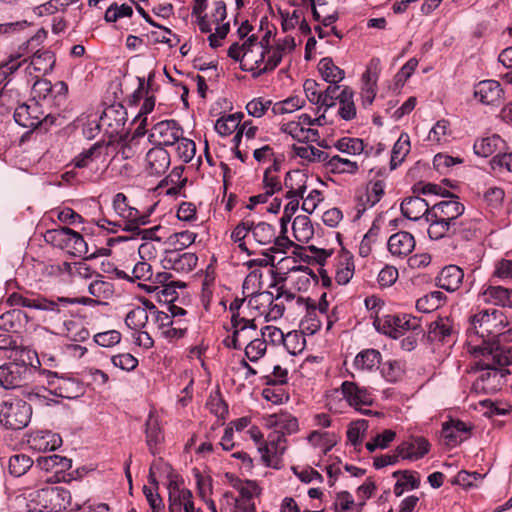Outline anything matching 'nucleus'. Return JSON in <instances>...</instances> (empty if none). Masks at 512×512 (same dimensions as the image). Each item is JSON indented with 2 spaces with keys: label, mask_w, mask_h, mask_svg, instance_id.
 Segmentation results:
<instances>
[{
  "label": "nucleus",
  "mask_w": 512,
  "mask_h": 512,
  "mask_svg": "<svg viewBox=\"0 0 512 512\" xmlns=\"http://www.w3.org/2000/svg\"><path fill=\"white\" fill-rule=\"evenodd\" d=\"M508 325V320L503 311L496 308L482 309V329L486 336L482 334V382L497 378V384L489 388L482 385V392L488 393L496 390L502 385L501 379L509 374V370H502L499 367L512 364V347L503 346L498 338L504 334V328Z\"/></svg>",
  "instance_id": "obj_1"
},
{
  "label": "nucleus",
  "mask_w": 512,
  "mask_h": 512,
  "mask_svg": "<svg viewBox=\"0 0 512 512\" xmlns=\"http://www.w3.org/2000/svg\"><path fill=\"white\" fill-rule=\"evenodd\" d=\"M31 502L48 512L74 511L80 508L79 503L72 502L70 491L61 486H46L37 490L31 494Z\"/></svg>",
  "instance_id": "obj_2"
},
{
  "label": "nucleus",
  "mask_w": 512,
  "mask_h": 512,
  "mask_svg": "<svg viewBox=\"0 0 512 512\" xmlns=\"http://www.w3.org/2000/svg\"><path fill=\"white\" fill-rule=\"evenodd\" d=\"M39 374L49 392L57 397L74 399L82 394L81 383L67 374H60L49 369H40Z\"/></svg>",
  "instance_id": "obj_3"
},
{
  "label": "nucleus",
  "mask_w": 512,
  "mask_h": 512,
  "mask_svg": "<svg viewBox=\"0 0 512 512\" xmlns=\"http://www.w3.org/2000/svg\"><path fill=\"white\" fill-rule=\"evenodd\" d=\"M377 329L383 334L397 339L407 332L423 333L420 319L410 314H389L376 320Z\"/></svg>",
  "instance_id": "obj_4"
},
{
  "label": "nucleus",
  "mask_w": 512,
  "mask_h": 512,
  "mask_svg": "<svg viewBox=\"0 0 512 512\" xmlns=\"http://www.w3.org/2000/svg\"><path fill=\"white\" fill-rule=\"evenodd\" d=\"M31 406L22 399L4 401L0 408V424L6 429L21 430L30 422Z\"/></svg>",
  "instance_id": "obj_5"
},
{
  "label": "nucleus",
  "mask_w": 512,
  "mask_h": 512,
  "mask_svg": "<svg viewBox=\"0 0 512 512\" xmlns=\"http://www.w3.org/2000/svg\"><path fill=\"white\" fill-rule=\"evenodd\" d=\"M36 41L34 37L30 38L26 42L25 48L20 47V50H23L22 53H18L17 55H21L20 60L23 63H26L29 60V64L26 67V71L28 74L32 75L33 72L38 74L45 75L52 71L56 59L53 52L47 49H38L33 50L30 49V46Z\"/></svg>",
  "instance_id": "obj_6"
},
{
  "label": "nucleus",
  "mask_w": 512,
  "mask_h": 512,
  "mask_svg": "<svg viewBox=\"0 0 512 512\" xmlns=\"http://www.w3.org/2000/svg\"><path fill=\"white\" fill-rule=\"evenodd\" d=\"M14 119L18 125L24 128L35 129L44 125L47 129L48 126L54 124L56 117L52 114H44L39 102L33 100L30 103L18 105L14 110Z\"/></svg>",
  "instance_id": "obj_7"
},
{
  "label": "nucleus",
  "mask_w": 512,
  "mask_h": 512,
  "mask_svg": "<svg viewBox=\"0 0 512 512\" xmlns=\"http://www.w3.org/2000/svg\"><path fill=\"white\" fill-rule=\"evenodd\" d=\"M251 234L257 244L272 245L268 250L273 253L285 252L293 244L286 235L277 236L276 228L267 222H251Z\"/></svg>",
  "instance_id": "obj_8"
},
{
  "label": "nucleus",
  "mask_w": 512,
  "mask_h": 512,
  "mask_svg": "<svg viewBox=\"0 0 512 512\" xmlns=\"http://www.w3.org/2000/svg\"><path fill=\"white\" fill-rule=\"evenodd\" d=\"M261 459L266 467L281 468V458L286 450V438L281 431H273L268 435L263 446H259Z\"/></svg>",
  "instance_id": "obj_9"
},
{
  "label": "nucleus",
  "mask_w": 512,
  "mask_h": 512,
  "mask_svg": "<svg viewBox=\"0 0 512 512\" xmlns=\"http://www.w3.org/2000/svg\"><path fill=\"white\" fill-rule=\"evenodd\" d=\"M127 121V111L121 104H114L106 107L100 116L96 129L103 128L105 133L113 138L119 135Z\"/></svg>",
  "instance_id": "obj_10"
},
{
  "label": "nucleus",
  "mask_w": 512,
  "mask_h": 512,
  "mask_svg": "<svg viewBox=\"0 0 512 512\" xmlns=\"http://www.w3.org/2000/svg\"><path fill=\"white\" fill-rule=\"evenodd\" d=\"M208 20L210 21V27L212 24H216L215 32L208 36L209 45L211 48H218L221 46V40L225 39L230 31L229 22L222 23L227 17L226 3L223 0L214 2L212 11L207 14Z\"/></svg>",
  "instance_id": "obj_11"
},
{
  "label": "nucleus",
  "mask_w": 512,
  "mask_h": 512,
  "mask_svg": "<svg viewBox=\"0 0 512 512\" xmlns=\"http://www.w3.org/2000/svg\"><path fill=\"white\" fill-rule=\"evenodd\" d=\"M168 510L169 512H189L192 509L193 495L189 489L183 487V481L171 479L168 483Z\"/></svg>",
  "instance_id": "obj_12"
},
{
  "label": "nucleus",
  "mask_w": 512,
  "mask_h": 512,
  "mask_svg": "<svg viewBox=\"0 0 512 512\" xmlns=\"http://www.w3.org/2000/svg\"><path fill=\"white\" fill-rule=\"evenodd\" d=\"M444 192L445 195L450 196L451 199L443 200L434 204L430 208L428 215H432V217L438 220L450 222V224L455 226L456 219L464 213L465 207L457 200V196L447 190H444ZM442 195L444 196V193H442Z\"/></svg>",
  "instance_id": "obj_13"
},
{
  "label": "nucleus",
  "mask_w": 512,
  "mask_h": 512,
  "mask_svg": "<svg viewBox=\"0 0 512 512\" xmlns=\"http://www.w3.org/2000/svg\"><path fill=\"white\" fill-rule=\"evenodd\" d=\"M183 129L175 120H164L155 124L149 134L152 142L158 146H172L183 134Z\"/></svg>",
  "instance_id": "obj_14"
},
{
  "label": "nucleus",
  "mask_w": 512,
  "mask_h": 512,
  "mask_svg": "<svg viewBox=\"0 0 512 512\" xmlns=\"http://www.w3.org/2000/svg\"><path fill=\"white\" fill-rule=\"evenodd\" d=\"M78 303L77 298L57 297L54 299L43 298L41 309L49 313L48 321L56 329V325L62 323L72 312L70 306Z\"/></svg>",
  "instance_id": "obj_15"
},
{
  "label": "nucleus",
  "mask_w": 512,
  "mask_h": 512,
  "mask_svg": "<svg viewBox=\"0 0 512 512\" xmlns=\"http://www.w3.org/2000/svg\"><path fill=\"white\" fill-rule=\"evenodd\" d=\"M170 162L169 153L164 148L156 146L147 152L144 170L149 176L159 177L166 173Z\"/></svg>",
  "instance_id": "obj_16"
},
{
  "label": "nucleus",
  "mask_w": 512,
  "mask_h": 512,
  "mask_svg": "<svg viewBox=\"0 0 512 512\" xmlns=\"http://www.w3.org/2000/svg\"><path fill=\"white\" fill-rule=\"evenodd\" d=\"M198 257L194 253H180L178 250L167 251L162 260L164 269H172L180 273H189L197 265Z\"/></svg>",
  "instance_id": "obj_17"
},
{
  "label": "nucleus",
  "mask_w": 512,
  "mask_h": 512,
  "mask_svg": "<svg viewBox=\"0 0 512 512\" xmlns=\"http://www.w3.org/2000/svg\"><path fill=\"white\" fill-rule=\"evenodd\" d=\"M56 330L58 334L74 342L85 341L90 336L89 330L84 327L82 320L72 312L63 319L62 323L56 325Z\"/></svg>",
  "instance_id": "obj_18"
},
{
  "label": "nucleus",
  "mask_w": 512,
  "mask_h": 512,
  "mask_svg": "<svg viewBox=\"0 0 512 512\" xmlns=\"http://www.w3.org/2000/svg\"><path fill=\"white\" fill-rule=\"evenodd\" d=\"M29 447L38 452L53 451L62 445L59 434L48 430L32 432L27 439Z\"/></svg>",
  "instance_id": "obj_19"
},
{
  "label": "nucleus",
  "mask_w": 512,
  "mask_h": 512,
  "mask_svg": "<svg viewBox=\"0 0 512 512\" xmlns=\"http://www.w3.org/2000/svg\"><path fill=\"white\" fill-rule=\"evenodd\" d=\"M341 392L343 398L352 407L358 408L363 405L370 406L373 403L371 392L355 382L344 381L341 385Z\"/></svg>",
  "instance_id": "obj_20"
},
{
  "label": "nucleus",
  "mask_w": 512,
  "mask_h": 512,
  "mask_svg": "<svg viewBox=\"0 0 512 512\" xmlns=\"http://www.w3.org/2000/svg\"><path fill=\"white\" fill-rule=\"evenodd\" d=\"M98 279L92 281L88 287V291L95 299L82 297L77 298L80 304H100L105 300L112 298L114 294V285L112 282L104 280L103 276L97 274Z\"/></svg>",
  "instance_id": "obj_21"
},
{
  "label": "nucleus",
  "mask_w": 512,
  "mask_h": 512,
  "mask_svg": "<svg viewBox=\"0 0 512 512\" xmlns=\"http://www.w3.org/2000/svg\"><path fill=\"white\" fill-rule=\"evenodd\" d=\"M114 147L113 141H97L89 149L82 151L73 159L76 168L89 167L93 162L99 160L102 156L108 155L110 149Z\"/></svg>",
  "instance_id": "obj_22"
},
{
  "label": "nucleus",
  "mask_w": 512,
  "mask_h": 512,
  "mask_svg": "<svg viewBox=\"0 0 512 512\" xmlns=\"http://www.w3.org/2000/svg\"><path fill=\"white\" fill-rule=\"evenodd\" d=\"M430 449V444L424 437H412L399 444L395 450L402 459L418 460L424 457Z\"/></svg>",
  "instance_id": "obj_23"
},
{
  "label": "nucleus",
  "mask_w": 512,
  "mask_h": 512,
  "mask_svg": "<svg viewBox=\"0 0 512 512\" xmlns=\"http://www.w3.org/2000/svg\"><path fill=\"white\" fill-rule=\"evenodd\" d=\"M28 375L29 373L25 371V368L5 363L0 366V386L4 389L21 387L27 380Z\"/></svg>",
  "instance_id": "obj_24"
},
{
  "label": "nucleus",
  "mask_w": 512,
  "mask_h": 512,
  "mask_svg": "<svg viewBox=\"0 0 512 512\" xmlns=\"http://www.w3.org/2000/svg\"><path fill=\"white\" fill-rule=\"evenodd\" d=\"M245 57L242 59L241 70L251 72L254 78L259 77L261 74H256L261 70L265 60V48L257 40L247 47Z\"/></svg>",
  "instance_id": "obj_25"
},
{
  "label": "nucleus",
  "mask_w": 512,
  "mask_h": 512,
  "mask_svg": "<svg viewBox=\"0 0 512 512\" xmlns=\"http://www.w3.org/2000/svg\"><path fill=\"white\" fill-rule=\"evenodd\" d=\"M414 236L406 231H399L388 239V250L393 256L406 257L415 248Z\"/></svg>",
  "instance_id": "obj_26"
},
{
  "label": "nucleus",
  "mask_w": 512,
  "mask_h": 512,
  "mask_svg": "<svg viewBox=\"0 0 512 512\" xmlns=\"http://www.w3.org/2000/svg\"><path fill=\"white\" fill-rule=\"evenodd\" d=\"M470 428L460 420H450L443 424L441 438L444 444L454 447L466 439Z\"/></svg>",
  "instance_id": "obj_27"
},
{
  "label": "nucleus",
  "mask_w": 512,
  "mask_h": 512,
  "mask_svg": "<svg viewBox=\"0 0 512 512\" xmlns=\"http://www.w3.org/2000/svg\"><path fill=\"white\" fill-rule=\"evenodd\" d=\"M308 176L301 170H292L286 173L284 186L287 189V199L303 198L307 189Z\"/></svg>",
  "instance_id": "obj_28"
},
{
  "label": "nucleus",
  "mask_w": 512,
  "mask_h": 512,
  "mask_svg": "<svg viewBox=\"0 0 512 512\" xmlns=\"http://www.w3.org/2000/svg\"><path fill=\"white\" fill-rule=\"evenodd\" d=\"M505 191L501 187H490L482 197L484 204L485 217L493 218L500 215L503 211Z\"/></svg>",
  "instance_id": "obj_29"
},
{
  "label": "nucleus",
  "mask_w": 512,
  "mask_h": 512,
  "mask_svg": "<svg viewBox=\"0 0 512 512\" xmlns=\"http://www.w3.org/2000/svg\"><path fill=\"white\" fill-rule=\"evenodd\" d=\"M400 208L403 216L410 220L417 221L422 217H425L426 220L431 207H429L425 199L419 196H410L402 201Z\"/></svg>",
  "instance_id": "obj_30"
},
{
  "label": "nucleus",
  "mask_w": 512,
  "mask_h": 512,
  "mask_svg": "<svg viewBox=\"0 0 512 512\" xmlns=\"http://www.w3.org/2000/svg\"><path fill=\"white\" fill-rule=\"evenodd\" d=\"M379 63L380 60L378 58L372 59L366 72L362 76L363 87L361 98L364 105H371L375 99L378 76L376 71H372V68L374 67L376 69Z\"/></svg>",
  "instance_id": "obj_31"
},
{
  "label": "nucleus",
  "mask_w": 512,
  "mask_h": 512,
  "mask_svg": "<svg viewBox=\"0 0 512 512\" xmlns=\"http://www.w3.org/2000/svg\"><path fill=\"white\" fill-rule=\"evenodd\" d=\"M485 170L493 176L512 173V150L507 145L499 154L487 161Z\"/></svg>",
  "instance_id": "obj_32"
},
{
  "label": "nucleus",
  "mask_w": 512,
  "mask_h": 512,
  "mask_svg": "<svg viewBox=\"0 0 512 512\" xmlns=\"http://www.w3.org/2000/svg\"><path fill=\"white\" fill-rule=\"evenodd\" d=\"M463 276L462 269L456 265H449L442 269L437 278V283L440 288L453 292L459 288Z\"/></svg>",
  "instance_id": "obj_33"
},
{
  "label": "nucleus",
  "mask_w": 512,
  "mask_h": 512,
  "mask_svg": "<svg viewBox=\"0 0 512 512\" xmlns=\"http://www.w3.org/2000/svg\"><path fill=\"white\" fill-rule=\"evenodd\" d=\"M281 131L289 134L293 139L299 142H315L319 138V133L316 129L305 128L301 122L290 121L281 126Z\"/></svg>",
  "instance_id": "obj_34"
},
{
  "label": "nucleus",
  "mask_w": 512,
  "mask_h": 512,
  "mask_svg": "<svg viewBox=\"0 0 512 512\" xmlns=\"http://www.w3.org/2000/svg\"><path fill=\"white\" fill-rule=\"evenodd\" d=\"M6 357L10 360L9 364L25 368V371L30 373V368L33 366L34 360L37 359V353L27 347L16 345L9 354H6Z\"/></svg>",
  "instance_id": "obj_35"
},
{
  "label": "nucleus",
  "mask_w": 512,
  "mask_h": 512,
  "mask_svg": "<svg viewBox=\"0 0 512 512\" xmlns=\"http://www.w3.org/2000/svg\"><path fill=\"white\" fill-rule=\"evenodd\" d=\"M482 296L486 303L512 308V289L502 286H489L482 292Z\"/></svg>",
  "instance_id": "obj_36"
},
{
  "label": "nucleus",
  "mask_w": 512,
  "mask_h": 512,
  "mask_svg": "<svg viewBox=\"0 0 512 512\" xmlns=\"http://www.w3.org/2000/svg\"><path fill=\"white\" fill-rule=\"evenodd\" d=\"M381 353L376 349H365L359 352L353 362L355 369L359 371H373L379 368Z\"/></svg>",
  "instance_id": "obj_37"
},
{
  "label": "nucleus",
  "mask_w": 512,
  "mask_h": 512,
  "mask_svg": "<svg viewBox=\"0 0 512 512\" xmlns=\"http://www.w3.org/2000/svg\"><path fill=\"white\" fill-rule=\"evenodd\" d=\"M504 101V90L496 80H482V104L499 106Z\"/></svg>",
  "instance_id": "obj_38"
},
{
  "label": "nucleus",
  "mask_w": 512,
  "mask_h": 512,
  "mask_svg": "<svg viewBox=\"0 0 512 512\" xmlns=\"http://www.w3.org/2000/svg\"><path fill=\"white\" fill-rule=\"evenodd\" d=\"M65 250H67L71 255L79 257L83 256L85 259H93L97 257L96 252H89L88 244L84 240L83 236L72 229L70 230Z\"/></svg>",
  "instance_id": "obj_39"
},
{
  "label": "nucleus",
  "mask_w": 512,
  "mask_h": 512,
  "mask_svg": "<svg viewBox=\"0 0 512 512\" xmlns=\"http://www.w3.org/2000/svg\"><path fill=\"white\" fill-rule=\"evenodd\" d=\"M393 477L398 478L394 485V494L397 497H400L405 490L417 489L420 485V477L417 472L399 470L393 473Z\"/></svg>",
  "instance_id": "obj_40"
},
{
  "label": "nucleus",
  "mask_w": 512,
  "mask_h": 512,
  "mask_svg": "<svg viewBox=\"0 0 512 512\" xmlns=\"http://www.w3.org/2000/svg\"><path fill=\"white\" fill-rule=\"evenodd\" d=\"M326 169L331 173L338 174H356L359 170V165L356 161L340 157L339 155H331L329 153L326 161Z\"/></svg>",
  "instance_id": "obj_41"
},
{
  "label": "nucleus",
  "mask_w": 512,
  "mask_h": 512,
  "mask_svg": "<svg viewBox=\"0 0 512 512\" xmlns=\"http://www.w3.org/2000/svg\"><path fill=\"white\" fill-rule=\"evenodd\" d=\"M453 326L449 318H439L432 322L428 330V339L432 342H447V338L451 336Z\"/></svg>",
  "instance_id": "obj_42"
},
{
  "label": "nucleus",
  "mask_w": 512,
  "mask_h": 512,
  "mask_svg": "<svg viewBox=\"0 0 512 512\" xmlns=\"http://www.w3.org/2000/svg\"><path fill=\"white\" fill-rule=\"evenodd\" d=\"M318 70L324 81L337 84L344 79L345 72L336 66L330 57L322 58L318 64Z\"/></svg>",
  "instance_id": "obj_43"
},
{
  "label": "nucleus",
  "mask_w": 512,
  "mask_h": 512,
  "mask_svg": "<svg viewBox=\"0 0 512 512\" xmlns=\"http://www.w3.org/2000/svg\"><path fill=\"white\" fill-rule=\"evenodd\" d=\"M146 426V443L151 454H156V446L163 440V433L159 425L158 419L150 414L145 423Z\"/></svg>",
  "instance_id": "obj_44"
},
{
  "label": "nucleus",
  "mask_w": 512,
  "mask_h": 512,
  "mask_svg": "<svg viewBox=\"0 0 512 512\" xmlns=\"http://www.w3.org/2000/svg\"><path fill=\"white\" fill-rule=\"evenodd\" d=\"M340 96V107H339V115L343 120L349 121L355 118L356 116V107L353 101L354 92L353 90L345 86L339 93Z\"/></svg>",
  "instance_id": "obj_45"
},
{
  "label": "nucleus",
  "mask_w": 512,
  "mask_h": 512,
  "mask_svg": "<svg viewBox=\"0 0 512 512\" xmlns=\"http://www.w3.org/2000/svg\"><path fill=\"white\" fill-rule=\"evenodd\" d=\"M310 3L313 18L320 21L324 26L328 27L338 20L337 11L330 13L325 0H310Z\"/></svg>",
  "instance_id": "obj_46"
},
{
  "label": "nucleus",
  "mask_w": 512,
  "mask_h": 512,
  "mask_svg": "<svg viewBox=\"0 0 512 512\" xmlns=\"http://www.w3.org/2000/svg\"><path fill=\"white\" fill-rule=\"evenodd\" d=\"M410 151V139L408 134L403 133L396 141L392 148L390 168L391 170L396 169L405 159Z\"/></svg>",
  "instance_id": "obj_47"
},
{
  "label": "nucleus",
  "mask_w": 512,
  "mask_h": 512,
  "mask_svg": "<svg viewBox=\"0 0 512 512\" xmlns=\"http://www.w3.org/2000/svg\"><path fill=\"white\" fill-rule=\"evenodd\" d=\"M354 261L352 256L342 255L338 261L335 273V280L340 285L347 284L354 275Z\"/></svg>",
  "instance_id": "obj_48"
},
{
  "label": "nucleus",
  "mask_w": 512,
  "mask_h": 512,
  "mask_svg": "<svg viewBox=\"0 0 512 512\" xmlns=\"http://www.w3.org/2000/svg\"><path fill=\"white\" fill-rule=\"evenodd\" d=\"M242 118L241 112L221 117L215 123V130L221 136H228L240 128Z\"/></svg>",
  "instance_id": "obj_49"
},
{
  "label": "nucleus",
  "mask_w": 512,
  "mask_h": 512,
  "mask_svg": "<svg viewBox=\"0 0 512 512\" xmlns=\"http://www.w3.org/2000/svg\"><path fill=\"white\" fill-rule=\"evenodd\" d=\"M295 238L300 242L308 241L314 234L311 220L308 216H297L292 224Z\"/></svg>",
  "instance_id": "obj_50"
},
{
  "label": "nucleus",
  "mask_w": 512,
  "mask_h": 512,
  "mask_svg": "<svg viewBox=\"0 0 512 512\" xmlns=\"http://www.w3.org/2000/svg\"><path fill=\"white\" fill-rule=\"evenodd\" d=\"M37 464L42 469H45L47 471L57 468L56 473L68 470L72 467L71 459H68L66 457L59 456L56 454L50 455V456L39 457L37 459Z\"/></svg>",
  "instance_id": "obj_51"
},
{
  "label": "nucleus",
  "mask_w": 512,
  "mask_h": 512,
  "mask_svg": "<svg viewBox=\"0 0 512 512\" xmlns=\"http://www.w3.org/2000/svg\"><path fill=\"white\" fill-rule=\"evenodd\" d=\"M426 222L429 223L428 227V235L433 240H439L446 235L453 229V233H455V226L450 224V222H446L443 220H438L432 215L427 214Z\"/></svg>",
  "instance_id": "obj_52"
},
{
  "label": "nucleus",
  "mask_w": 512,
  "mask_h": 512,
  "mask_svg": "<svg viewBox=\"0 0 512 512\" xmlns=\"http://www.w3.org/2000/svg\"><path fill=\"white\" fill-rule=\"evenodd\" d=\"M507 142L498 134L482 138V158H492L507 146Z\"/></svg>",
  "instance_id": "obj_53"
},
{
  "label": "nucleus",
  "mask_w": 512,
  "mask_h": 512,
  "mask_svg": "<svg viewBox=\"0 0 512 512\" xmlns=\"http://www.w3.org/2000/svg\"><path fill=\"white\" fill-rule=\"evenodd\" d=\"M511 411L512 406L506 402L492 401L491 399L482 400V415L487 418L508 415Z\"/></svg>",
  "instance_id": "obj_54"
},
{
  "label": "nucleus",
  "mask_w": 512,
  "mask_h": 512,
  "mask_svg": "<svg viewBox=\"0 0 512 512\" xmlns=\"http://www.w3.org/2000/svg\"><path fill=\"white\" fill-rule=\"evenodd\" d=\"M149 319V313L147 309L143 307H135L133 308L125 318V324L127 327L134 331L141 330L145 327Z\"/></svg>",
  "instance_id": "obj_55"
},
{
  "label": "nucleus",
  "mask_w": 512,
  "mask_h": 512,
  "mask_svg": "<svg viewBox=\"0 0 512 512\" xmlns=\"http://www.w3.org/2000/svg\"><path fill=\"white\" fill-rule=\"evenodd\" d=\"M33 465V460L24 454H16L10 457L8 469L15 477L24 475Z\"/></svg>",
  "instance_id": "obj_56"
},
{
  "label": "nucleus",
  "mask_w": 512,
  "mask_h": 512,
  "mask_svg": "<svg viewBox=\"0 0 512 512\" xmlns=\"http://www.w3.org/2000/svg\"><path fill=\"white\" fill-rule=\"evenodd\" d=\"M251 233V222L241 221L231 232V240L238 245V248L245 252L247 255H251L252 252L248 249L245 238Z\"/></svg>",
  "instance_id": "obj_57"
},
{
  "label": "nucleus",
  "mask_w": 512,
  "mask_h": 512,
  "mask_svg": "<svg viewBox=\"0 0 512 512\" xmlns=\"http://www.w3.org/2000/svg\"><path fill=\"white\" fill-rule=\"evenodd\" d=\"M265 48V60L261 70H258L256 74H265L273 71L282 61L283 54L279 48L273 46H266Z\"/></svg>",
  "instance_id": "obj_58"
},
{
  "label": "nucleus",
  "mask_w": 512,
  "mask_h": 512,
  "mask_svg": "<svg viewBox=\"0 0 512 512\" xmlns=\"http://www.w3.org/2000/svg\"><path fill=\"white\" fill-rule=\"evenodd\" d=\"M294 151L297 156L300 158L309 160V161H317L319 163L326 164L329 153L320 149H317L313 146H294Z\"/></svg>",
  "instance_id": "obj_59"
},
{
  "label": "nucleus",
  "mask_w": 512,
  "mask_h": 512,
  "mask_svg": "<svg viewBox=\"0 0 512 512\" xmlns=\"http://www.w3.org/2000/svg\"><path fill=\"white\" fill-rule=\"evenodd\" d=\"M273 425L277 427L275 431H281L283 435L296 433L299 429L298 420L290 414H280L273 416Z\"/></svg>",
  "instance_id": "obj_60"
},
{
  "label": "nucleus",
  "mask_w": 512,
  "mask_h": 512,
  "mask_svg": "<svg viewBox=\"0 0 512 512\" xmlns=\"http://www.w3.org/2000/svg\"><path fill=\"white\" fill-rule=\"evenodd\" d=\"M340 87L337 84H330L324 91H322V96L320 97L319 105L317 107V111L323 109V113L336 105V101H340Z\"/></svg>",
  "instance_id": "obj_61"
},
{
  "label": "nucleus",
  "mask_w": 512,
  "mask_h": 512,
  "mask_svg": "<svg viewBox=\"0 0 512 512\" xmlns=\"http://www.w3.org/2000/svg\"><path fill=\"white\" fill-rule=\"evenodd\" d=\"M335 147L342 153L360 155L365 145L362 139L343 137L336 142Z\"/></svg>",
  "instance_id": "obj_62"
},
{
  "label": "nucleus",
  "mask_w": 512,
  "mask_h": 512,
  "mask_svg": "<svg viewBox=\"0 0 512 512\" xmlns=\"http://www.w3.org/2000/svg\"><path fill=\"white\" fill-rule=\"evenodd\" d=\"M23 316H25V314L18 309H13L3 313L0 316V329L5 332L16 331L21 324Z\"/></svg>",
  "instance_id": "obj_63"
},
{
  "label": "nucleus",
  "mask_w": 512,
  "mask_h": 512,
  "mask_svg": "<svg viewBox=\"0 0 512 512\" xmlns=\"http://www.w3.org/2000/svg\"><path fill=\"white\" fill-rule=\"evenodd\" d=\"M305 106V100L299 96H291L287 99L274 104L272 111L274 114L292 113Z\"/></svg>",
  "instance_id": "obj_64"
}]
</instances>
